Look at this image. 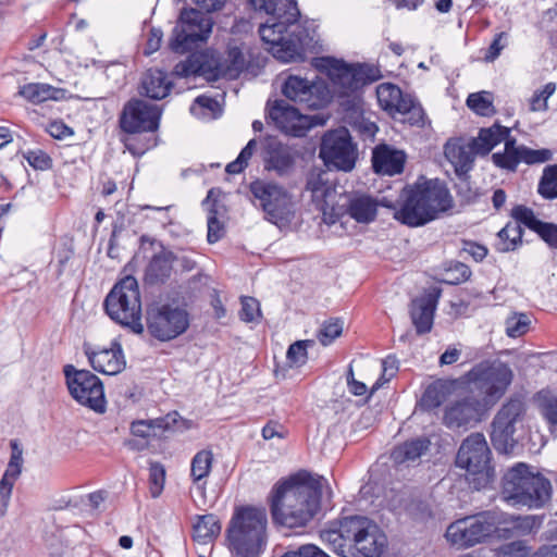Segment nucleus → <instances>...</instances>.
Masks as SVG:
<instances>
[{
    "instance_id": "nucleus-1",
    "label": "nucleus",
    "mask_w": 557,
    "mask_h": 557,
    "mask_svg": "<svg viewBox=\"0 0 557 557\" xmlns=\"http://www.w3.org/2000/svg\"><path fill=\"white\" fill-rule=\"evenodd\" d=\"M256 11L270 17L259 27V34L273 57L282 62L302 60L311 38L301 25L295 0H248Z\"/></svg>"
},
{
    "instance_id": "nucleus-2",
    "label": "nucleus",
    "mask_w": 557,
    "mask_h": 557,
    "mask_svg": "<svg viewBox=\"0 0 557 557\" xmlns=\"http://www.w3.org/2000/svg\"><path fill=\"white\" fill-rule=\"evenodd\" d=\"M323 481L300 471L276 484L271 499L273 520L290 529L309 524L321 507Z\"/></svg>"
},
{
    "instance_id": "nucleus-3",
    "label": "nucleus",
    "mask_w": 557,
    "mask_h": 557,
    "mask_svg": "<svg viewBox=\"0 0 557 557\" xmlns=\"http://www.w3.org/2000/svg\"><path fill=\"white\" fill-rule=\"evenodd\" d=\"M334 525L323 530L321 537L343 557H381L387 546L384 532L367 517H344Z\"/></svg>"
},
{
    "instance_id": "nucleus-4",
    "label": "nucleus",
    "mask_w": 557,
    "mask_h": 557,
    "mask_svg": "<svg viewBox=\"0 0 557 557\" xmlns=\"http://www.w3.org/2000/svg\"><path fill=\"white\" fill-rule=\"evenodd\" d=\"M403 205L395 212L397 221L408 226H421L450 207L447 188L438 181H425L407 186L401 193Z\"/></svg>"
},
{
    "instance_id": "nucleus-5",
    "label": "nucleus",
    "mask_w": 557,
    "mask_h": 557,
    "mask_svg": "<svg viewBox=\"0 0 557 557\" xmlns=\"http://www.w3.org/2000/svg\"><path fill=\"white\" fill-rule=\"evenodd\" d=\"M267 522L263 508H236L226 530L231 550L238 557H258L265 546Z\"/></svg>"
},
{
    "instance_id": "nucleus-6",
    "label": "nucleus",
    "mask_w": 557,
    "mask_h": 557,
    "mask_svg": "<svg viewBox=\"0 0 557 557\" xmlns=\"http://www.w3.org/2000/svg\"><path fill=\"white\" fill-rule=\"evenodd\" d=\"M318 66L325 71L331 81L332 99L349 98L355 103L356 92L367 84L380 78V71L372 65L354 64L349 65L334 58H322Z\"/></svg>"
},
{
    "instance_id": "nucleus-7",
    "label": "nucleus",
    "mask_w": 557,
    "mask_h": 557,
    "mask_svg": "<svg viewBox=\"0 0 557 557\" xmlns=\"http://www.w3.org/2000/svg\"><path fill=\"white\" fill-rule=\"evenodd\" d=\"M108 315L134 333L141 334V301L137 280L127 275L120 280L104 299Z\"/></svg>"
},
{
    "instance_id": "nucleus-8",
    "label": "nucleus",
    "mask_w": 557,
    "mask_h": 557,
    "mask_svg": "<svg viewBox=\"0 0 557 557\" xmlns=\"http://www.w3.org/2000/svg\"><path fill=\"white\" fill-rule=\"evenodd\" d=\"M467 382L472 393L490 410L506 393L512 382L510 367L500 360H484L476 363L467 374Z\"/></svg>"
},
{
    "instance_id": "nucleus-9",
    "label": "nucleus",
    "mask_w": 557,
    "mask_h": 557,
    "mask_svg": "<svg viewBox=\"0 0 557 557\" xmlns=\"http://www.w3.org/2000/svg\"><path fill=\"white\" fill-rule=\"evenodd\" d=\"M502 516L495 511H482L451 522L445 536L457 548H469L484 543L493 534L498 533Z\"/></svg>"
},
{
    "instance_id": "nucleus-10",
    "label": "nucleus",
    "mask_w": 557,
    "mask_h": 557,
    "mask_svg": "<svg viewBox=\"0 0 557 557\" xmlns=\"http://www.w3.org/2000/svg\"><path fill=\"white\" fill-rule=\"evenodd\" d=\"M213 27V20L206 11L185 9L172 30L170 49L175 53H185L205 44Z\"/></svg>"
},
{
    "instance_id": "nucleus-11",
    "label": "nucleus",
    "mask_w": 557,
    "mask_h": 557,
    "mask_svg": "<svg viewBox=\"0 0 557 557\" xmlns=\"http://www.w3.org/2000/svg\"><path fill=\"white\" fill-rule=\"evenodd\" d=\"M189 324V313L178 305L153 304L147 308V331L160 342H169L181 336L188 330Z\"/></svg>"
},
{
    "instance_id": "nucleus-12",
    "label": "nucleus",
    "mask_w": 557,
    "mask_h": 557,
    "mask_svg": "<svg viewBox=\"0 0 557 557\" xmlns=\"http://www.w3.org/2000/svg\"><path fill=\"white\" fill-rule=\"evenodd\" d=\"M525 412V404L520 398L508 399L496 412L491 423V441L497 451H512L517 444L515 434L522 425Z\"/></svg>"
},
{
    "instance_id": "nucleus-13",
    "label": "nucleus",
    "mask_w": 557,
    "mask_h": 557,
    "mask_svg": "<svg viewBox=\"0 0 557 557\" xmlns=\"http://www.w3.org/2000/svg\"><path fill=\"white\" fill-rule=\"evenodd\" d=\"M249 189L270 222L281 225L290 220L293 215L292 196L282 185L265 180H256L250 184Z\"/></svg>"
},
{
    "instance_id": "nucleus-14",
    "label": "nucleus",
    "mask_w": 557,
    "mask_h": 557,
    "mask_svg": "<svg viewBox=\"0 0 557 557\" xmlns=\"http://www.w3.org/2000/svg\"><path fill=\"white\" fill-rule=\"evenodd\" d=\"M70 395L82 406L95 412L106 411V397L101 380L88 370H77L72 364L63 369Z\"/></svg>"
},
{
    "instance_id": "nucleus-15",
    "label": "nucleus",
    "mask_w": 557,
    "mask_h": 557,
    "mask_svg": "<svg viewBox=\"0 0 557 557\" xmlns=\"http://www.w3.org/2000/svg\"><path fill=\"white\" fill-rule=\"evenodd\" d=\"M282 94L304 109L318 110L325 108L332 100L329 84L321 78L310 81L300 75H288L282 84Z\"/></svg>"
},
{
    "instance_id": "nucleus-16",
    "label": "nucleus",
    "mask_w": 557,
    "mask_h": 557,
    "mask_svg": "<svg viewBox=\"0 0 557 557\" xmlns=\"http://www.w3.org/2000/svg\"><path fill=\"white\" fill-rule=\"evenodd\" d=\"M319 154L327 168L344 172H349L355 168L358 157L357 147L345 127L324 134Z\"/></svg>"
},
{
    "instance_id": "nucleus-17",
    "label": "nucleus",
    "mask_w": 557,
    "mask_h": 557,
    "mask_svg": "<svg viewBox=\"0 0 557 557\" xmlns=\"http://www.w3.org/2000/svg\"><path fill=\"white\" fill-rule=\"evenodd\" d=\"M161 114L162 110L159 106L133 98L124 104L119 124L127 134L154 132L159 127Z\"/></svg>"
},
{
    "instance_id": "nucleus-18",
    "label": "nucleus",
    "mask_w": 557,
    "mask_h": 557,
    "mask_svg": "<svg viewBox=\"0 0 557 557\" xmlns=\"http://www.w3.org/2000/svg\"><path fill=\"white\" fill-rule=\"evenodd\" d=\"M379 201L371 195L363 193L341 194L336 205L331 208V220L327 224H334L341 218L348 215L358 223L368 224L375 220Z\"/></svg>"
},
{
    "instance_id": "nucleus-19",
    "label": "nucleus",
    "mask_w": 557,
    "mask_h": 557,
    "mask_svg": "<svg viewBox=\"0 0 557 557\" xmlns=\"http://www.w3.org/2000/svg\"><path fill=\"white\" fill-rule=\"evenodd\" d=\"M488 409L475 396H465L448 403L444 408L443 424L450 430H467L486 414Z\"/></svg>"
},
{
    "instance_id": "nucleus-20",
    "label": "nucleus",
    "mask_w": 557,
    "mask_h": 557,
    "mask_svg": "<svg viewBox=\"0 0 557 557\" xmlns=\"http://www.w3.org/2000/svg\"><path fill=\"white\" fill-rule=\"evenodd\" d=\"M504 151L492 154L493 163L506 171L515 172L519 163L539 164L550 161L553 152L549 149H531L524 145H517V139L511 135L504 143Z\"/></svg>"
},
{
    "instance_id": "nucleus-21",
    "label": "nucleus",
    "mask_w": 557,
    "mask_h": 557,
    "mask_svg": "<svg viewBox=\"0 0 557 557\" xmlns=\"http://www.w3.org/2000/svg\"><path fill=\"white\" fill-rule=\"evenodd\" d=\"M491 450L482 433H471L461 443L456 456V466L470 474H482L490 461Z\"/></svg>"
},
{
    "instance_id": "nucleus-22",
    "label": "nucleus",
    "mask_w": 557,
    "mask_h": 557,
    "mask_svg": "<svg viewBox=\"0 0 557 557\" xmlns=\"http://www.w3.org/2000/svg\"><path fill=\"white\" fill-rule=\"evenodd\" d=\"M263 169L278 177L290 176L296 168L297 152L274 137H268L262 145Z\"/></svg>"
},
{
    "instance_id": "nucleus-23",
    "label": "nucleus",
    "mask_w": 557,
    "mask_h": 557,
    "mask_svg": "<svg viewBox=\"0 0 557 557\" xmlns=\"http://www.w3.org/2000/svg\"><path fill=\"white\" fill-rule=\"evenodd\" d=\"M534 480L533 472L524 463H518L509 469L503 478L502 495L512 506H520L521 502H531L532 498L524 495L527 487H543L539 480Z\"/></svg>"
},
{
    "instance_id": "nucleus-24",
    "label": "nucleus",
    "mask_w": 557,
    "mask_h": 557,
    "mask_svg": "<svg viewBox=\"0 0 557 557\" xmlns=\"http://www.w3.org/2000/svg\"><path fill=\"white\" fill-rule=\"evenodd\" d=\"M306 190L311 193L312 202L323 214V221L331 220V208L336 205L341 194H337L335 185L330 181L326 171H311L307 177Z\"/></svg>"
},
{
    "instance_id": "nucleus-25",
    "label": "nucleus",
    "mask_w": 557,
    "mask_h": 557,
    "mask_svg": "<svg viewBox=\"0 0 557 557\" xmlns=\"http://www.w3.org/2000/svg\"><path fill=\"white\" fill-rule=\"evenodd\" d=\"M269 116L283 133L300 137L308 129L307 116L285 100H275L269 107Z\"/></svg>"
},
{
    "instance_id": "nucleus-26",
    "label": "nucleus",
    "mask_w": 557,
    "mask_h": 557,
    "mask_svg": "<svg viewBox=\"0 0 557 557\" xmlns=\"http://www.w3.org/2000/svg\"><path fill=\"white\" fill-rule=\"evenodd\" d=\"M85 354L92 369L103 374L115 375L126 364L122 347L116 342H113L110 348L99 350L86 348Z\"/></svg>"
},
{
    "instance_id": "nucleus-27",
    "label": "nucleus",
    "mask_w": 557,
    "mask_h": 557,
    "mask_svg": "<svg viewBox=\"0 0 557 557\" xmlns=\"http://www.w3.org/2000/svg\"><path fill=\"white\" fill-rule=\"evenodd\" d=\"M440 292L424 294L410 304V318L419 335L429 333L433 326Z\"/></svg>"
},
{
    "instance_id": "nucleus-28",
    "label": "nucleus",
    "mask_w": 557,
    "mask_h": 557,
    "mask_svg": "<svg viewBox=\"0 0 557 557\" xmlns=\"http://www.w3.org/2000/svg\"><path fill=\"white\" fill-rule=\"evenodd\" d=\"M406 156L403 151L393 149L387 145L375 147L372 154V166L376 173L395 175L404 170Z\"/></svg>"
},
{
    "instance_id": "nucleus-29",
    "label": "nucleus",
    "mask_w": 557,
    "mask_h": 557,
    "mask_svg": "<svg viewBox=\"0 0 557 557\" xmlns=\"http://www.w3.org/2000/svg\"><path fill=\"white\" fill-rule=\"evenodd\" d=\"M510 135L509 127L496 122L492 126L479 131L478 136L471 139L472 148L479 156H487L495 146L505 143Z\"/></svg>"
},
{
    "instance_id": "nucleus-30",
    "label": "nucleus",
    "mask_w": 557,
    "mask_h": 557,
    "mask_svg": "<svg viewBox=\"0 0 557 557\" xmlns=\"http://www.w3.org/2000/svg\"><path fill=\"white\" fill-rule=\"evenodd\" d=\"M160 247V251L153 255L146 268L145 280L149 284L164 283L173 270L175 255L163 245Z\"/></svg>"
},
{
    "instance_id": "nucleus-31",
    "label": "nucleus",
    "mask_w": 557,
    "mask_h": 557,
    "mask_svg": "<svg viewBox=\"0 0 557 557\" xmlns=\"http://www.w3.org/2000/svg\"><path fill=\"white\" fill-rule=\"evenodd\" d=\"M446 159L454 165L458 174L467 173L473 164L475 156L472 141L462 144L460 140H448L444 147Z\"/></svg>"
},
{
    "instance_id": "nucleus-32",
    "label": "nucleus",
    "mask_w": 557,
    "mask_h": 557,
    "mask_svg": "<svg viewBox=\"0 0 557 557\" xmlns=\"http://www.w3.org/2000/svg\"><path fill=\"white\" fill-rule=\"evenodd\" d=\"M172 88L165 72L158 69L148 70L141 81V89L146 97L154 100L165 98Z\"/></svg>"
},
{
    "instance_id": "nucleus-33",
    "label": "nucleus",
    "mask_w": 557,
    "mask_h": 557,
    "mask_svg": "<svg viewBox=\"0 0 557 557\" xmlns=\"http://www.w3.org/2000/svg\"><path fill=\"white\" fill-rule=\"evenodd\" d=\"M408 97L409 95H404L401 89L392 83H382L376 87V98L380 107L393 116L405 108Z\"/></svg>"
},
{
    "instance_id": "nucleus-34",
    "label": "nucleus",
    "mask_w": 557,
    "mask_h": 557,
    "mask_svg": "<svg viewBox=\"0 0 557 557\" xmlns=\"http://www.w3.org/2000/svg\"><path fill=\"white\" fill-rule=\"evenodd\" d=\"M176 412L169 413L164 418L154 420H139L131 425V432L135 436L143 438L156 437L159 435L158 431H165L172 428L176 422Z\"/></svg>"
},
{
    "instance_id": "nucleus-35",
    "label": "nucleus",
    "mask_w": 557,
    "mask_h": 557,
    "mask_svg": "<svg viewBox=\"0 0 557 557\" xmlns=\"http://www.w3.org/2000/svg\"><path fill=\"white\" fill-rule=\"evenodd\" d=\"M523 228L519 223L508 222L496 236L494 247L499 252L516 250L522 244Z\"/></svg>"
},
{
    "instance_id": "nucleus-36",
    "label": "nucleus",
    "mask_w": 557,
    "mask_h": 557,
    "mask_svg": "<svg viewBox=\"0 0 557 557\" xmlns=\"http://www.w3.org/2000/svg\"><path fill=\"white\" fill-rule=\"evenodd\" d=\"M430 442L424 438H414L397 446L392 453V459L396 463L416 461L428 448Z\"/></svg>"
},
{
    "instance_id": "nucleus-37",
    "label": "nucleus",
    "mask_w": 557,
    "mask_h": 557,
    "mask_svg": "<svg viewBox=\"0 0 557 557\" xmlns=\"http://www.w3.org/2000/svg\"><path fill=\"white\" fill-rule=\"evenodd\" d=\"M534 482L535 480H539L541 485L543 486L541 490L537 488L535 485L534 487H527L524 490V495L532 498L531 502H521L520 506H525L530 509H536L543 507L552 495V484L549 480L544 478L540 473H533Z\"/></svg>"
},
{
    "instance_id": "nucleus-38",
    "label": "nucleus",
    "mask_w": 557,
    "mask_h": 557,
    "mask_svg": "<svg viewBox=\"0 0 557 557\" xmlns=\"http://www.w3.org/2000/svg\"><path fill=\"white\" fill-rule=\"evenodd\" d=\"M58 89L41 83H29L20 88L18 94L28 101L38 104L47 100L57 99Z\"/></svg>"
},
{
    "instance_id": "nucleus-39",
    "label": "nucleus",
    "mask_w": 557,
    "mask_h": 557,
    "mask_svg": "<svg viewBox=\"0 0 557 557\" xmlns=\"http://www.w3.org/2000/svg\"><path fill=\"white\" fill-rule=\"evenodd\" d=\"M221 531L219 519L213 513L197 516L194 523V537L198 541L206 542L216 535Z\"/></svg>"
},
{
    "instance_id": "nucleus-40",
    "label": "nucleus",
    "mask_w": 557,
    "mask_h": 557,
    "mask_svg": "<svg viewBox=\"0 0 557 557\" xmlns=\"http://www.w3.org/2000/svg\"><path fill=\"white\" fill-rule=\"evenodd\" d=\"M503 522H510L511 528H499L498 535L511 537L513 535L530 533L535 528L537 518L535 516H511L509 520H502V523Z\"/></svg>"
},
{
    "instance_id": "nucleus-41",
    "label": "nucleus",
    "mask_w": 557,
    "mask_h": 557,
    "mask_svg": "<svg viewBox=\"0 0 557 557\" xmlns=\"http://www.w3.org/2000/svg\"><path fill=\"white\" fill-rule=\"evenodd\" d=\"M213 463V454L211 450L202 449L198 451L191 459L190 476L194 483H199L211 472Z\"/></svg>"
},
{
    "instance_id": "nucleus-42",
    "label": "nucleus",
    "mask_w": 557,
    "mask_h": 557,
    "mask_svg": "<svg viewBox=\"0 0 557 557\" xmlns=\"http://www.w3.org/2000/svg\"><path fill=\"white\" fill-rule=\"evenodd\" d=\"M539 195L546 199L553 200L557 198V164L544 168L542 176L537 185Z\"/></svg>"
},
{
    "instance_id": "nucleus-43",
    "label": "nucleus",
    "mask_w": 557,
    "mask_h": 557,
    "mask_svg": "<svg viewBox=\"0 0 557 557\" xmlns=\"http://www.w3.org/2000/svg\"><path fill=\"white\" fill-rule=\"evenodd\" d=\"M225 74L231 78H236L246 69V59L243 49L237 45L230 44L225 59Z\"/></svg>"
},
{
    "instance_id": "nucleus-44",
    "label": "nucleus",
    "mask_w": 557,
    "mask_h": 557,
    "mask_svg": "<svg viewBox=\"0 0 557 557\" xmlns=\"http://www.w3.org/2000/svg\"><path fill=\"white\" fill-rule=\"evenodd\" d=\"M531 324V319L527 313L513 312L505 321L506 334L509 337L516 338L524 335Z\"/></svg>"
},
{
    "instance_id": "nucleus-45",
    "label": "nucleus",
    "mask_w": 557,
    "mask_h": 557,
    "mask_svg": "<svg viewBox=\"0 0 557 557\" xmlns=\"http://www.w3.org/2000/svg\"><path fill=\"white\" fill-rule=\"evenodd\" d=\"M511 216L515 220L512 223H519L520 226H521V224H523L524 226L534 231L536 234L539 233L540 228L545 223L535 216L532 209H530L525 206H522V205H519V206H516L515 208H512Z\"/></svg>"
},
{
    "instance_id": "nucleus-46",
    "label": "nucleus",
    "mask_w": 557,
    "mask_h": 557,
    "mask_svg": "<svg viewBox=\"0 0 557 557\" xmlns=\"http://www.w3.org/2000/svg\"><path fill=\"white\" fill-rule=\"evenodd\" d=\"M404 116V121L408 122L410 125L423 126L425 113L422 106L416 101L410 95L406 99V104L404 109L397 113Z\"/></svg>"
},
{
    "instance_id": "nucleus-47",
    "label": "nucleus",
    "mask_w": 557,
    "mask_h": 557,
    "mask_svg": "<svg viewBox=\"0 0 557 557\" xmlns=\"http://www.w3.org/2000/svg\"><path fill=\"white\" fill-rule=\"evenodd\" d=\"M467 106L482 116H488L494 113V106L487 92L470 94L467 98Z\"/></svg>"
},
{
    "instance_id": "nucleus-48",
    "label": "nucleus",
    "mask_w": 557,
    "mask_h": 557,
    "mask_svg": "<svg viewBox=\"0 0 557 557\" xmlns=\"http://www.w3.org/2000/svg\"><path fill=\"white\" fill-rule=\"evenodd\" d=\"M557 89L556 83H547L543 89L535 90L530 99V111L532 112H544L548 110L547 101Z\"/></svg>"
},
{
    "instance_id": "nucleus-49",
    "label": "nucleus",
    "mask_w": 557,
    "mask_h": 557,
    "mask_svg": "<svg viewBox=\"0 0 557 557\" xmlns=\"http://www.w3.org/2000/svg\"><path fill=\"white\" fill-rule=\"evenodd\" d=\"M537 401L542 414L550 424H557V396L548 392H541Z\"/></svg>"
},
{
    "instance_id": "nucleus-50",
    "label": "nucleus",
    "mask_w": 557,
    "mask_h": 557,
    "mask_svg": "<svg viewBox=\"0 0 557 557\" xmlns=\"http://www.w3.org/2000/svg\"><path fill=\"white\" fill-rule=\"evenodd\" d=\"M343 332V321L339 319H330L325 321L319 333L318 339L323 346L330 345L335 338L341 336Z\"/></svg>"
},
{
    "instance_id": "nucleus-51",
    "label": "nucleus",
    "mask_w": 557,
    "mask_h": 557,
    "mask_svg": "<svg viewBox=\"0 0 557 557\" xmlns=\"http://www.w3.org/2000/svg\"><path fill=\"white\" fill-rule=\"evenodd\" d=\"M314 342L311 339L297 341L292 344L287 350V360L297 367H300L307 362L308 355L307 348L312 347Z\"/></svg>"
},
{
    "instance_id": "nucleus-52",
    "label": "nucleus",
    "mask_w": 557,
    "mask_h": 557,
    "mask_svg": "<svg viewBox=\"0 0 557 557\" xmlns=\"http://www.w3.org/2000/svg\"><path fill=\"white\" fill-rule=\"evenodd\" d=\"M165 482V470L162 465L154 462L149 468L150 494L153 498L161 495Z\"/></svg>"
},
{
    "instance_id": "nucleus-53",
    "label": "nucleus",
    "mask_w": 557,
    "mask_h": 557,
    "mask_svg": "<svg viewBox=\"0 0 557 557\" xmlns=\"http://www.w3.org/2000/svg\"><path fill=\"white\" fill-rule=\"evenodd\" d=\"M529 547L523 541H513L495 549V557H528Z\"/></svg>"
},
{
    "instance_id": "nucleus-54",
    "label": "nucleus",
    "mask_w": 557,
    "mask_h": 557,
    "mask_svg": "<svg viewBox=\"0 0 557 557\" xmlns=\"http://www.w3.org/2000/svg\"><path fill=\"white\" fill-rule=\"evenodd\" d=\"M10 445L12 448V454L4 474H7V476L17 479L22 472L23 453L16 441H11Z\"/></svg>"
},
{
    "instance_id": "nucleus-55",
    "label": "nucleus",
    "mask_w": 557,
    "mask_h": 557,
    "mask_svg": "<svg viewBox=\"0 0 557 557\" xmlns=\"http://www.w3.org/2000/svg\"><path fill=\"white\" fill-rule=\"evenodd\" d=\"M214 205H211L208 215V234L207 239L210 244L216 243L224 235L223 224L216 218V210Z\"/></svg>"
},
{
    "instance_id": "nucleus-56",
    "label": "nucleus",
    "mask_w": 557,
    "mask_h": 557,
    "mask_svg": "<svg viewBox=\"0 0 557 557\" xmlns=\"http://www.w3.org/2000/svg\"><path fill=\"white\" fill-rule=\"evenodd\" d=\"M239 317L245 322L256 321L260 317L259 301L253 297H242Z\"/></svg>"
},
{
    "instance_id": "nucleus-57",
    "label": "nucleus",
    "mask_w": 557,
    "mask_h": 557,
    "mask_svg": "<svg viewBox=\"0 0 557 557\" xmlns=\"http://www.w3.org/2000/svg\"><path fill=\"white\" fill-rule=\"evenodd\" d=\"M30 166L36 170H47L51 166V158L42 150H29L25 156Z\"/></svg>"
},
{
    "instance_id": "nucleus-58",
    "label": "nucleus",
    "mask_w": 557,
    "mask_h": 557,
    "mask_svg": "<svg viewBox=\"0 0 557 557\" xmlns=\"http://www.w3.org/2000/svg\"><path fill=\"white\" fill-rule=\"evenodd\" d=\"M506 38H507V34L504 32H502L495 36L494 40L490 45V47L484 55V60L486 62H493L494 60H496L499 57L502 50L506 47V42H503V39H506Z\"/></svg>"
},
{
    "instance_id": "nucleus-59",
    "label": "nucleus",
    "mask_w": 557,
    "mask_h": 557,
    "mask_svg": "<svg viewBox=\"0 0 557 557\" xmlns=\"http://www.w3.org/2000/svg\"><path fill=\"white\" fill-rule=\"evenodd\" d=\"M396 359L387 357L382 361V375L374 384V387H380L384 383L388 382L397 372Z\"/></svg>"
},
{
    "instance_id": "nucleus-60",
    "label": "nucleus",
    "mask_w": 557,
    "mask_h": 557,
    "mask_svg": "<svg viewBox=\"0 0 557 557\" xmlns=\"http://www.w3.org/2000/svg\"><path fill=\"white\" fill-rule=\"evenodd\" d=\"M537 234L549 247L557 249V224L545 222Z\"/></svg>"
},
{
    "instance_id": "nucleus-61",
    "label": "nucleus",
    "mask_w": 557,
    "mask_h": 557,
    "mask_svg": "<svg viewBox=\"0 0 557 557\" xmlns=\"http://www.w3.org/2000/svg\"><path fill=\"white\" fill-rule=\"evenodd\" d=\"M462 251L470 255L476 262L482 261L487 255V248L471 240H463Z\"/></svg>"
},
{
    "instance_id": "nucleus-62",
    "label": "nucleus",
    "mask_w": 557,
    "mask_h": 557,
    "mask_svg": "<svg viewBox=\"0 0 557 557\" xmlns=\"http://www.w3.org/2000/svg\"><path fill=\"white\" fill-rule=\"evenodd\" d=\"M421 403L428 409L440 406L442 396L438 388L436 386H429L422 395Z\"/></svg>"
},
{
    "instance_id": "nucleus-63",
    "label": "nucleus",
    "mask_w": 557,
    "mask_h": 557,
    "mask_svg": "<svg viewBox=\"0 0 557 557\" xmlns=\"http://www.w3.org/2000/svg\"><path fill=\"white\" fill-rule=\"evenodd\" d=\"M200 70V66L196 64L193 60L187 59L185 61L178 62L174 69L173 74L178 77H187L189 75L196 74Z\"/></svg>"
},
{
    "instance_id": "nucleus-64",
    "label": "nucleus",
    "mask_w": 557,
    "mask_h": 557,
    "mask_svg": "<svg viewBox=\"0 0 557 557\" xmlns=\"http://www.w3.org/2000/svg\"><path fill=\"white\" fill-rule=\"evenodd\" d=\"M162 37H163V34L160 28L152 27L150 29L149 36L147 39V44H146V48H145L146 55H149V54L156 52L160 48Z\"/></svg>"
}]
</instances>
